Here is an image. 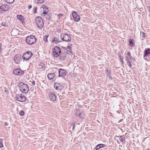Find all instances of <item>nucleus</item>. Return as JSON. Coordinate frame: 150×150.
<instances>
[{"mask_svg":"<svg viewBox=\"0 0 150 150\" xmlns=\"http://www.w3.org/2000/svg\"><path fill=\"white\" fill-rule=\"evenodd\" d=\"M19 87L20 91L23 93H27L29 90L28 86L25 83L23 82H19L17 84Z\"/></svg>","mask_w":150,"mask_h":150,"instance_id":"obj_1","label":"nucleus"},{"mask_svg":"<svg viewBox=\"0 0 150 150\" xmlns=\"http://www.w3.org/2000/svg\"><path fill=\"white\" fill-rule=\"evenodd\" d=\"M37 40L35 36L33 35L27 36L25 39L26 43L29 45L33 44L36 42Z\"/></svg>","mask_w":150,"mask_h":150,"instance_id":"obj_2","label":"nucleus"},{"mask_svg":"<svg viewBox=\"0 0 150 150\" xmlns=\"http://www.w3.org/2000/svg\"><path fill=\"white\" fill-rule=\"evenodd\" d=\"M53 55L54 57L57 58L61 54V50L58 46H55L52 49Z\"/></svg>","mask_w":150,"mask_h":150,"instance_id":"obj_3","label":"nucleus"},{"mask_svg":"<svg viewBox=\"0 0 150 150\" xmlns=\"http://www.w3.org/2000/svg\"><path fill=\"white\" fill-rule=\"evenodd\" d=\"M35 22L39 28H42L44 25V22L42 18L40 16H37L35 19Z\"/></svg>","mask_w":150,"mask_h":150,"instance_id":"obj_4","label":"nucleus"},{"mask_svg":"<svg viewBox=\"0 0 150 150\" xmlns=\"http://www.w3.org/2000/svg\"><path fill=\"white\" fill-rule=\"evenodd\" d=\"M61 39L63 41L69 42L71 40L70 35L66 33H62L61 35Z\"/></svg>","mask_w":150,"mask_h":150,"instance_id":"obj_5","label":"nucleus"},{"mask_svg":"<svg viewBox=\"0 0 150 150\" xmlns=\"http://www.w3.org/2000/svg\"><path fill=\"white\" fill-rule=\"evenodd\" d=\"M33 55V54L31 52L28 51L23 54L22 56V58L24 60H27L29 59Z\"/></svg>","mask_w":150,"mask_h":150,"instance_id":"obj_6","label":"nucleus"},{"mask_svg":"<svg viewBox=\"0 0 150 150\" xmlns=\"http://www.w3.org/2000/svg\"><path fill=\"white\" fill-rule=\"evenodd\" d=\"M15 98L18 101L23 102L26 100V98L22 94H19L16 95Z\"/></svg>","mask_w":150,"mask_h":150,"instance_id":"obj_7","label":"nucleus"},{"mask_svg":"<svg viewBox=\"0 0 150 150\" xmlns=\"http://www.w3.org/2000/svg\"><path fill=\"white\" fill-rule=\"evenodd\" d=\"M59 77H61L64 78L66 75L67 71L63 69L60 68L58 71Z\"/></svg>","mask_w":150,"mask_h":150,"instance_id":"obj_8","label":"nucleus"},{"mask_svg":"<svg viewBox=\"0 0 150 150\" xmlns=\"http://www.w3.org/2000/svg\"><path fill=\"white\" fill-rule=\"evenodd\" d=\"M24 72L21 71L19 69H16L14 70L13 73L16 75L20 76L23 75Z\"/></svg>","mask_w":150,"mask_h":150,"instance_id":"obj_9","label":"nucleus"},{"mask_svg":"<svg viewBox=\"0 0 150 150\" xmlns=\"http://www.w3.org/2000/svg\"><path fill=\"white\" fill-rule=\"evenodd\" d=\"M54 86V88L57 90L60 91L64 88V86L62 84L57 83H55Z\"/></svg>","mask_w":150,"mask_h":150,"instance_id":"obj_10","label":"nucleus"},{"mask_svg":"<svg viewBox=\"0 0 150 150\" xmlns=\"http://www.w3.org/2000/svg\"><path fill=\"white\" fill-rule=\"evenodd\" d=\"M72 16L74 18V21L75 22H78L80 19V16L77 14V13L75 11L72 12Z\"/></svg>","mask_w":150,"mask_h":150,"instance_id":"obj_11","label":"nucleus"},{"mask_svg":"<svg viewBox=\"0 0 150 150\" xmlns=\"http://www.w3.org/2000/svg\"><path fill=\"white\" fill-rule=\"evenodd\" d=\"M49 96L50 99L53 101L56 100V96L53 93L50 92L49 93Z\"/></svg>","mask_w":150,"mask_h":150,"instance_id":"obj_12","label":"nucleus"},{"mask_svg":"<svg viewBox=\"0 0 150 150\" xmlns=\"http://www.w3.org/2000/svg\"><path fill=\"white\" fill-rule=\"evenodd\" d=\"M10 8V6L7 5L3 4L0 6V9L4 11H8Z\"/></svg>","mask_w":150,"mask_h":150,"instance_id":"obj_13","label":"nucleus"},{"mask_svg":"<svg viewBox=\"0 0 150 150\" xmlns=\"http://www.w3.org/2000/svg\"><path fill=\"white\" fill-rule=\"evenodd\" d=\"M21 56L20 55H16L14 57V60L16 64H18L21 59Z\"/></svg>","mask_w":150,"mask_h":150,"instance_id":"obj_14","label":"nucleus"},{"mask_svg":"<svg viewBox=\"0 0 150 150\" xmlns=\"http://www.w3.org/2000/svg\"><path fill=\"white\" fill-rule=\"evenodd\" d=\"M60 55V56L59 57L60 60L63 61L65 59L67 56V54L65 52L61 53Z\"/></svg>","mask_w":150,"mask_h":150,"instance_id":"obj_15","label":"nucleus"},{"mask_svg":"<svg viewBox=\"0 0 150 150\" xmlns=\"http://www.w3.org/2000/svg\"><path fill=\"white\" fill-rule=\"evenodd\" d=\"M150 54V48L146 49L144 51V55L143 57H145L149 56Z\"/></svg>","mask_w":150,"mask_h":150,"instance_id":"obj_16","label":"nucleus"},{"mask_svg":"<svg viewBox=\"0 0 150 150\" xmlns=\"http://www.w3.org/2000/svg\"><path fill=\"white\" fill-rule=\"evenodd\" d=\"M105 146V145L103 144H99L96 145L94 149V150H98L101 148Z\"/></svg>","mask_w":150,"mask_h":150,"instance_id":"obj_17","label":"nucleus"},{"mask_svg":"<svg viewBox=\"0 0 150 150\" xmlns=\"http://www.w3.org/2000/svg\"><path fill=\"white\" fill-rule=\"evenodd\" d=\"M105 71V73L108 76L110 79H111V76L110 75V71L109 70L108 68H106Z\"/></svg>","mask_w":150,"mask_h":150,"instance_id":"obj_18","label":"nucleus"},{"mask_svg":"<svg viewBox=\"0 0 150 150\" xmlns=\"http://www.w3.org/2000/svg\"><path fill=\"white\" fill-rule=\"evenodd\" d=\"M55 75V73L49 74L47 75V77L49 79L51 80L54 78Z\"/></svg>","mask_w":150,"mask_h":150,"instance_id":"obj_19","label":"nucleus"},{"mask_svg":"<svg viewBox=\"0 0 150 150\" xmlns=\"http://www.w3.org/2000/svg\"><path fill=\"white\" fill-rule=\"evenodd\" d=\"M80 110L79 109H76L74 111V115L77 116H79L80 113Z\"/></svg>","mask_w":150,"mask_h":150,"instance_id":"obj_20","label":"nucleus"},{"mask_svg":"<svg viewBox=\"0 0 150 150\" xmlns=\"http://www.w3.org/2000/svg\"><path fill=\"white\" fill-rule=\"evenodd\" d=\"M17 18L20 21H21L22 22H24V20L23 16L21 15H17Z\"/></svg>","mask_w":150,"mask_h":150,"instance_id":"obj_21","label":"nucleus"},{"mask_svg":"<svg viewBox=\"0 0 150 150\" xmlns=\"http://www.w3.org/2000/svg\"><path fill=\"white\" fill-rule=\"evenodd\" d=\"M71 48V44H69L67 47V52H68V53L69 52L72 53Z\"/></svg>","mask_w":150,"mask_h":150,"instance_id":"obj_22","label":"nucleus"},{"mask_svg":"<svg viewBox=\"0 0 150 150\" xmlns=\"http://www.w3.org/2000/svg\"><path fill=\"white\" fill-rule=\"evenodd\" d=\"M44 1V0H34L35 3L37 4H42Z\"/></svg>","mask_w":150,"mask_h":150,"instance_id":"obj_23","label":"nucleus"},{"mask_svg":"<svg viewBox=\"0 0 150 150\" xmlns=\"http://www.w3.org/2000/svg\"><path fill=\"white\" fill-rule=\"evenodd\" d=\"M52 42H55L56 43H58L60 42L59 39L57 38H53Z\"/></svg>","mask_w":150,"mask_h":150,"instance_id":"obj_24","label":"nucleus"},{"mask_svg":"<svg viewBox=\"0 0 150 150\" xmlns=\"http://www.w3.org/2000/svg\"><path fill=\"white\" fill-rule=\"evenodd\" d=\"M1 25L4 27H6L8 26V23L7 21L5 20L4 21H3L1 23Z\"/></svg>","mask_w":150,"mask_h":150,"instance_id":"obj_25","label":"nucleus"},{"mask_svg":"<svg viewBox=\"0 0 150 150\" xmlns=\"http://www.w3.org/2000/svg\"><path fill=\"white\" fill-rule=\"evenodd\" d=\"M119 140L121 142H123L125 140V138L124 135H121L120 137Z\"/></svg>","mask_w":150,"mask_h":150,"instance_id":"obj_26","label":"nucleus"},{"mask_svg":"<svg viewBox=\"0 0 150 150\" xmlns=\"http://www.w3.org/2000/svg\"><path fill=\"white\" fill-rule=\"evenodd\" d=\"M129 44L131 47H133L134 45V44L131 39H130L129 40Z\"/></svg>","mask_w":150,"mask_h":150,"instance_id":"obj_27","label":"nucleus"},{"mask_svg":"<svg viewBox=\"0 0 150 150\" xmlns=\"http://www.w3.org/2000/svg\"><path fill=\"white\" fill-rule=\"evenodd\" d=\"M45 66V65L43 63H40L39 65V68L40 69H43L44 67Z\"/></svg>","mask_w":150,"mask_h":150,"instance_id":"obj_28","label":"nucleus"},{"mask_svg":"<svg viewBox=\"0 0 150 150\" xmlns=\"http://www.w3.org/2000/svg\"><path fill=\"white\" fill-rule=\"evenodd\" d=\"M4 1L6 3L9 4H11L13 3L15 0H4Z\"/></svg>","mask_w":150,"mask_h":150,"instance_id":"obj_29","label":"nucleus"},{"mask_svg":"<svg viewBox=\"0 0 150 150\" xmlns=\"http://www.w3.org/2000/svg\"><path fill=\"white\" fill-rule=\"evenodd\" d=\"M48 36H49V35H45L44 36V37L43 38V40L45 42H48L47 38Z\"/></svg>","mask_w":150,"mask_h":150,"instance_id":"obj_30","label":"nucleus"},{"mask_svg":"<svg viewBox=\"0 0 150 150\" xmlns=\"http://www.w3.org/2000/svg\"><path fill=\"white\" fill-rule=\"evenodd\" d=\"M125 60L126 61L127 63H128L131 61L130 60L129 57L126 56L125 57Z\"/></svg>","mask_w":150,"mask_h":150,"instance_id":"obj_31","label":"nucleus"},{"mask_svg":"<svg viewBox=\"0 0 150 150\" xmlns=\"http://www.w3.org/2000/svg\"><path fill=\"white\" fill-rule=\"evenodd\" d=\"M3 147V139H0V148H2Z\"/></svg>","mask_w":150,"mask_h":150,"instance_id":"obj_32","label":"nucleus"},{"mask_svg":"<svg viewBox=\"0 0 150 150\" xmlns=\"http://www.w3.org/2000/svg\"><path fill=\"white\" fill-rule=\"evenodd\" d=\"M79 116V117L82 119H83L84 117V115L82 113H80V115Z\"/></svg>","mask_w":150,"mask_h":150,"instance_id":"obj_33","label":"nucleus"},{"mask_svg":"<svg viewBox=\"0 0 150 150\" xmlns=\"http://www.w3.org/2000/svg\"><path fill=\"white\" fill-rule=\"evenodd\" d=\"M41 7L43 8V10H46L48 9V8L45 5H43L41 6Z\"/></svg>","mask_w":150,"mask_h":150,"instance_id":"obj_34","label":"nucleus"},{"mask_svg":"<svg viewBox=\"0 0 150 150\" xmlns=\"http://www.w3.org/2000/svg\"><path fill=\"white\" fill-rule=\"evenodd\" d=\"M24 114V112L23 110H21L20 111L19 114L21 116H23Z\"/></svg>","mask_w":150,"mask_h":150,"instance_id":"obj_35","label":"nucleus"},{"mask_svg":"<svg viewBox=\"0 0 150 150\" xmlns=\"http://www.w3.org/2000/svg\"><path fill=\"white\" fill-rule=\"evenodd\" d=\"M37 7H34L33 8V12L34 13H37Z\"/></svg>","mask_w":150,"mask_h":150,"instance_id":"obj_36","label":"nucleus"},{"mask_svg":"<svg viewBox=\"0 0 150 150\" xmlns=\"http://www.w3.org/2000/svg\"><path fill=\"white\" fill-rule=\"evenodd\" d=\"M129 57V59H130V60H131L132 61H134V60H135V59L134 58H133L132 56L131 55Z\"/></svg>","mask_w":150,"mask_h":150,"instance_id":"obj_37","label":"nucleus"},{"mask_svg":"<svg viewBox=\"0 0 150 150\" xmlns=\"http://www.w3.org/2000/svg\"><path fill=\"white\" fill-rule=\"evenodd\" d=\"M132 63V61H131V62H128V63H127V65L130 68H131V67H132V65L131 64Z\"/></svg>","mask_w":150,"mask_h":150,"instance_id":"obj_38","label":"nucleus"},{"mask_svg":"<svg viewBox=\"0 0 150 150\" xmlns=\"http://www.w3.org/2000/svg\"><path fill=\"white\" fill-rule=\"evenodd\" d=\"M43 13L44 14H47V10L48 9L46 10H43Z\"/></svg>","mask_w":150,"mask_h":150,"instance_id":"obj_39","label":"nucleus"},{"mask_svg":"<svg viewBox=\"0 0 150 150\" xmlns=\"http://www.w3.org/2000/svg\"><path fill=\"white\" fill-rule=\"evenodd\" d=\"M123 59L122 58L120 57V61L122 63V64H123L124 62L123 61Z\"/></svg>","mask_w":150,"mask_h":150,"instance_id":"obj_40","label":"nucleus"},{"mask_svg":"<svg viewBox=\"0 0 150 150\" xmlns=\"http://www.w3.org/2000/svg\"><path fill=\"white\" fill-rule=\"evenodd\" d=\"M63 15L62 14H59L58 15V19H59L60 17L62 16Z\"/></svg>","mask_w":150,"mask_h":150,"instance_id":"obj_41","label":"nucleus"},{"mask_svg":"<svg viewBox=\"0 0 150 150\" xmlns=\"http://www.w3.org/2000/svg\"><path fill=\"white\" fill-rule=\"evenodd\" d=\"M70 126L71 127V126H72L73 127V128H72V129L73 130L75 128V124H73L71 125H70Z\"/></svg>","mask_w":150,"mask_h":150,"instance_id":"obj_42","label":"nucleus"},{"mask_svg":"<svg viewBox=\"0 0 150 150\" xmlns=\"http://www.w3.org/2000/svg\"><path fill=\"white\" fill-rule=\"evenodd\" d=\"M147 9L149 11L150 13V14L149 15V16H150V6H148L147 7Z\"/></svg>","mask_w":150,"mask_h":150,"instance_id":"obj_43","label":"nucleus"},{"mask_svg":"<svg viewBox=\"0 0 150 150\" xmlns=\"http://www.w3.org/2000/svg\"><path fill=\"white\" fill-rule=\"evenodd\" d=\"M127 56L129 57V56H130L131 55L130 52H128L127 53Z\"/></svg>","mask_w":150,"mask_h":150,"instance_id":"obj_44","label":"nucleus"},{"mask_svg":"<svg viewBox=\"0 0 150 150\" xmlns=\"http://www.w3.org/2000/svg\"><path fill=\"white\" fill-rule=\"evenodd\" d=\"M142 34H143V37H142V38H145V34H144V32H142Z\"/></svg>","mask_w":150,"mask_h":150,"instance_id":"obj_45","label":"nucleus"},{"mask_svg":"<svg viewBox=\"0 0 150 150\" xmlns=\"http://www.w3.org/2000/svg\"><path fill=\"white\" fill-rule=\"evenodd\" d=\"M1 43H0V52H1V51L2 50V47H1Z\"/></svg>","mask_w":150,"mask_h":150,"instance_id":"obj_46","label":"nucleus"},{"mask_svg":"<svg viewBox=\"0 0 150 150\" xmlns=\"http://www.w3.org/2000/svg\"><path fill=\"white\" fill-rule=\"evenodd\" d=\"M32 6L31 5H29L28 6V8L29 9H31L32 8Z\"/></svg>","mask_w":150,"mask_h":150,"instance_id":"obj_47","label":"nucleus"},{"mask_svg":"<svg viewBox=\"0 0 150 150\" xmlns=\"http://www.w3.org/2000/svg\"><path fill=\"white\" fill-rule=\"evenodd\" d=\"M35 81H33L31 83H32V84L33 85H35Z\"/></svg>","mask_w":150,"mask_h":150,"instance_id":"obj_48","label":"nucleus"},{"mask_svg":"<svg viewBox=\"0 0 150 150\" xmlns=\"http://www.w3.org/2000/svg\"><path fill=\"white\" fill-rule=\"evenodd\" d=\"M4 89H5L4 91L6 93H7V92H8V90L6 88H4Z\"/></svg>","mask_w":150,"mask_h":150,"instance_id":"obj_49","label":"nucleus"},{"mask_svg":"<svg viewBox=\"0 0 150 150\" xmlns=\"http://www.w3.org/2000/svg\"><path fill=\"white\" fill-rule=\"evenodd\" d=\"M118 54H119V55H118L119 57L120 58L121 57V56L120 52H119V53H118Z\"/></svg>","mask_w":150,"mask_h":150,"instance_id":"obj_50","label":"nucleus"},{"mask_svg":"<svg viewBox=\"0 0 150 150\" xmlns=\"http://www.w3.org/2000/svg\"><path fill=\"white\" fill-rule=\"evenodd\" d=\"M4 125L6 126H7L8 125V124L7 122H5L4 123Z\"/></svg>","mask_w":150,"mask_h":150,"instance_id":"obj_51","label":"nucleus"},{"mask_svg":"<svg viewBox=\"0 0 150 150\" xmlns=\"http://www.w3.org/2000/svg\"><path fill=\"white\" fill-rule=\"evenodd\" d=\"M144 59H145L147 61H149V60H148L147 58H146V59L144 58Z\"/></svg>","mask_w":150,"mask_h":150,"instance_id":"obj_52","label":"nucleus"},{"mask_svg":"<svg viewBox=\"0 0 150 150\" xmlns=\"http://www.w3.org/2000/svg\"><path fill=\"white\" fill-rule=\"evenodd\" d=\"M146 150H150V149L149 148H148Z\"/></svg>","mask_w":150,"mask_h":150,"instance_id":"obj_53","label":"nucleus"},{"mask_svg":"<svg viewBox=\"0 0 150 150\" xmlns=\"http://www.w3.org/2000/svg\"><path fill=\"white\" fill-rule=\"evenodd\" d=\"M54 69H57V68H54Z\"/></svg>","mask_w":150,"mask_h":150,"instance_id":"obj_54","label":"nucleus"}]
</instances>
